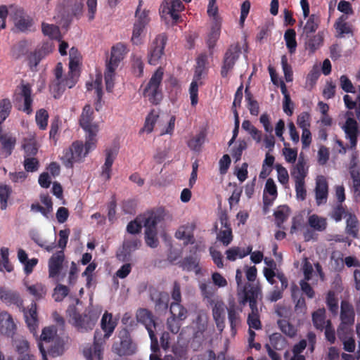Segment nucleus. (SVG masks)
I'll list each match as a JSON object with an SVG mask.
<instances>
[{"label":"nucleus","instance_id":"1","mask_svg":"<svg viewBox=\"0 0 360 360\" xmlns=\"http://www.w3.org/2000/svg\"><path fill=\"white\" fill-rule=\"evenodd\" d=\"M101 325L102 330L105 333L104 336L103 338L101 332L95 331L93 346L85 348L83 352L84 356L86 360H94V359L96 360L102 359L105 340L108 339L112 335L117 323L112 320V314L105 312L101 319Z\"/></svg>","mask_w":360,"mask_h":360},{"label":"nucleus","instance_id":"2","mask_svg":"<svg viewBox=\"0 0 360 360\" xmlns=\"http://www.w3.org/2000/svg\"><path fill=\"white\" fill-rule=\"evenodd\" d=\"M67 312L70 317V322L82 333L92 330L98 319L97 312L89 308L80 314L75 306H70Z\"/></svg>","mask_w":360,"mask_h":360},{"label":"nucleus","instance_id":"3","mask_svg":"<svg viewBox=\"0 0 360 360\" xmlns=\"http://www.w3.org/2000/svg\"><path fill=\"white\" fill-rule=\"evenodd\" d=\"M127 53V47L122 43H117L112 47L109 61L104 73L106 91L111 92L114 88L115 71Z\"/></svg>","mask_w":360,"mask_h":360},{"label":"nucleus","instance_id":"4","mask_svg":"<svg viewBox=\"0 0 360 360\" xmlns=\"http://www.w3.org/2000/svg\"><path fill=\"white\" fill-rule=\"evenodd\" d=\"M163 75V69L160 67L158 68L143 89V97L148 98L153 105H158L162 100L161 85Z\"/></svg>","mask_w":360,"mask_h":360},{"label":"nucleus","instance_id":"5","mask_svg":"<svg viewBox=\"0 0 360 360\" xmlns=\"http://www.w3.org/2000/svg\"><path fill=\"white\" fill-rule=\"evenodd\" d=\"M119 340L113 343L112 352L120 356H131L135 354L136 345L133 342L130 332L127 328L121 329L118 333Z\"/></svg>","mask_w":360,"mask_h":360},{"label":"nucleus","instance_id":"6","mask_svg":"<svg viewBox=\"0 0 360 360\" xmlns=\"http://www.w3.org/2000/svg\"><path fill=\"white\" fill-rule=\"evenodd\" d=\"M241 53V48L238 43L231 44L226 51L221 68V76L228 77L229 73L233 69L235 64Z\"/></svg>","mask_w":360,"mask_h":360},{"label":"nucleus","instance_id":"7","mask_svg":"<svg viewBox=\"0 0 360 360\" xmlns=\"http://www.w3.org/2000/svg\"><path fill=\"white\" fill-rule=\"evenodd\" d=\"M167 41L165 33L156 36L150 44L148 51V62L150 65H156L160 63L164 55V50Z\"/></svg>","mask_w":360,"mask_h":360},{"label":"nucleus","instance_id":"8","mask_svg":"<svg viewBox=\"0 0 360 360\" xmlns=\"http://www.w3.org/2000/svg\"><path fill=\"white\" fill-rule=\"evenodd\" d=\"M84 150V144L82 141H75L72 145L63 151V157L61 158L63 165L68 167L71 168L73 163L79 162L86 154Z\"/></svg>","mask_w":360,"mask_h":360},{"label":"nucleus","instance_id":"9","mask_svg":"<svg viewBox=\"0 0 360 360\" xmlns=\"http://www.w3.org/2000/svg\"><path fill=\"white\" fill-rule=\"evenodd\" d=\"M141 245V240L138 238L126 239L122 248L117 252L116 257L122 262H129L132 252L137 250Z\"/></svg>","mask_w":360,"mask_h":360},{"label":"nucleus","instance_id":"10","mask_svg":"<svg viewBox=\"0 0 360 360\" xmlns=\"http://www.w3.org/2000/svg\"><path fill=\"white\" fill-rule=\"evenodd\" d=\"M10 11L13 12L15 27L20 32L27 31L32 25V20L25 15L24 10L16 6H11Z\"/></svg>","mask_w":360,"mask_h":360},{"label":"nucleus","instance_id":"11","mask_svg":"<svg viewBox=\"0 0 360 360\" xmlns=\"http://www.w3.org/2000/svg\"><path fill=\"white\" fill-rule=\"evenodd\" d=\"M314 191L316 205L319 206L326 204L328 196V184L324 176H318L316 178Z\"/></svg>","mask_w":360,"mask_h":360},{"label":"nucleus","instance_id":"12","mask_svg":"<svg viewBox=\"0 0 360 360\" xmlns=\"http://www.w3.org/2000/svg\"><path fill=\"white\" fill-rule=\"evenodd\" d=\"M136 319L137 322L143 324L148 333L155 331L158 323L153 313L146 308H140L136 311Z\"/></svg>","mask_w":360,"mask_h":360},{"label":"nucleus","instance_id":"13","mask_svg":"<svg viewBox=\"0 0 360 360\" xmlns=\"http://www.w3.org/2000/svg\"><path fill=\"white\" fill-rule=\"evenodd\" d=\"M184 8L180 0H163L160 12L162 14H169L171 18L176 21L179 18V12Z\"/></svg>","mask_w":360,"mask_h":360},{"label":"nucleus","instance_id":"14","mask_svg":"<svg viewBox=\"0 0 360 360\" xmlns=\"http://www.w3.org/2000/svg\"><path fill=\"white\" fill-rule=\"evenodd\" d=\"M94 119V110L89 104H86L82 109L79 123L84 131L98 129V125L93 123Z\"/></svg>","mask_w":360,"mask_h":360},{"label":"nucleus","instance_id":"15","mask_svg":"<svg viewBox=\"0 0 360 360\" xmlns=\"http://www.w3.org/2000/svg\"><path fill=\"white\" fill-rule=\"evenodd\" d=\"M16 145V137L11 133H3L0 129V150L6 157L10 156Z\"/></svg>","mask_w":360,"mask_h":360},{"label":"nucleus","instance_id":"16","mask_svg":"<svg viewBox=\"0 0 360 360\" xmlns=\"http://www.w3.org/2000/svg\"><path fill=\"white\" fill-rule=\"evenodd\" d=\"M0 330L8 337H13L16 330L12 316L6 311H0Z\"/></svg>","mask_w":360,"mask_h":360},{"label":"nucleus","instance_id":"17","mask_svg":"<svg viewBox=\"0 0 360 360\" xmlns=\"http://www.w3.org/2000/svg\"><path fill=\"white\" fill-rule=\"evenodd\" d=\"M0 300L8 306L15 305L20 307L23 302L20 294L17 291L4 287H0Z\"/></svg>","mask_w":360,"mask_h":360},{"label":"nucleus","instance_id":"18","mask_svg":"<svg viewBox=\"0 0 360 360\" xmlns=\"http://www.w3.org/2000/svg\"><path fill=\"white\" fill-rule=\"evenodd\" d=\"M64 259L63 250L58 251L51 257L49 260V274L50 278H55L59 274Z\"/></svg>","mask_w":360,"mask_h":360},{"label":"nucleus","instance_id":"19","mask_svg":"<svg viewBox=\"0 0 360 360\" xmlns=\"http://www.w3.org/2000/svg\"><path fill=\"white\" fill-rule=\"evenodd\" d=\"M278 192L276 185L273 179L269 178L266 180L263 194V203L264 207L271 206L274 201L277 198Z\"/></svg>","mask_w":360,"mask_h":360},{"label":"nucleus","instance_id":"20","mask_svg":"<svg viewBox=\"0 0 360 360\" xmlns=\"http://www.w3.org/2000/svg\"><path fill=\"white\" fill-rule=\"evenodd\" d=\"M340 322L354 325L355 322V311L353 305L347 300H342L340 303Z\"/></svg>","mask_w":360,"mask_h":360},{"label":"nucleus","instance_id":"21","mask_svg":"<svg viewBox=\"0 0 360 360\" xmlns=\"http://www.w3.org/2000/svg\"><path fill=\"white\" fill-rule=\"evenodd\" d=\"M105 160L104 165L102 166L101 176L105 180H110L111 178L112 165L117 156V150L115 148H107L105 150Z\"/></svg>","mask_w":360,"mask_h":360},{"label":"nucleus","instance_id":"22","mask_svg":"<svg viewBox=\"0 0 360 360\" xmlns=\"http://www.w3.org/2000/svg\"><path fill=\"white\" fill-rule=\"evenodd\" d=\"M150 299L155 303L156 311H165L168 308L169 295L165 292L153 290L150 292Z\"/></svg>","mask_w":360,"mask_h":360},{"label":"nucleus","instance_id":"23","mask_svg":"<svg viewBox=\"0 0 360 360\" xmlns=\"http://www.w3.org/2000/svg\"><path fill=\"white\" fill-rule=\"evenodd\" d=\"M32 86L30 84H22L20 86V96L23 99V108L22 111L26 112L27 115H30L32 112Z\"/></svg>","mask_w":360,"mask_h":360},{"label":"nucleus","instance_id":"24","mask_svg":"<svg viewBox=\"0 0 360 360\" xmlns=\"http://www.w3.org/2000/svg\"><path fill=\"white\" fill-rule=\"evenodd\" d=\"M22 148L25 152L24 156L32 157L37 154L39 144L36 139L35 134H30L23 139Z\"/></svg>","mask_w":360,"mask_h":360},{"label":"nucleus","instance_id":"25","mask_svg":"<svg viewBox=\"0 0 360 360\" xmlns=\"http://www.w3.org/2000/svg\"><path fill=\"white\" fill-rule=\"evenodd\" d=\"M49 53L48 47L43 46L41 48L31 52L27 56L28 65L32 71L37 69V65L40 61Z\"/></svg>","mask_w":360,"mask_h":360},{"label":"nucleus","instance_id":"26","mask_svg":"<svg viewBox=\"0 0 360 360\" xmlns=\"http://www.w3.org/2000/svg\"><path fill=\"white\" fill-rule=\"evenodd\" d=\"M37 305L32 302L27 310H25L24 315L26 323L31 331L36 330L38 326Z\"/></svg>","mask_w":360,"mask_h":360},{"label":"nucleus","instance_id":"27","mask_svg":"<svg viewBox=\"0 0 360 360\" xmlns=\"http://www.w3.org/2000/svg\"><path fill=\"white\" fill-rule=\"evenodd\" d=\"M86 88L88 91L95 89V94L96 95V99L95 102V108L96 110H98V107L101 106V102L103 98V86H102V77L98 75L94 81L87 82L86 83Z\"/></svg>","mask_w":360,"mask_h":360},{"label":"nucleus","instance_id":"28","mask_svg":"<svg viewBox=\"0 0 360 360\" xmlns=\"http://www.w3.org/2000/svg\"><path fill=\"white\" fill-rule=\"evenodd\" d=\"M359 221L354 213H349L346 219L345 233L353 238H359Z\"/></svg>","mask_w":360,"mask_h":360},{"label":"nucleus","instance_id":"29","mask_svg":"<svg viewBox=\"0 0 360 360\" xmlns=\"http://www.w3.org/2000/svg\"><path fill=\"white\" fill-rule=\"evenodd\" d=\"M243 297L239 301L241 305H245L248 301L257 300L261 296V289L258 286L250 285V288H245L242 292Z\"/></svg>","mask_w":360,"mask_h":360},{"label":"nucleus","instance_id":"30","mask_svg":"<svg viewBox=\"0 0 360 360\" xmlns=\"http://www.w3.org/2000/svg\"><path fill=\"white\" fill-rule=\"evenodd\" d=\"M307 38L305 48L310 53H314L323 43V36L320 32L312 36L309 34Z\"/></svg>","mask_w":360,"mask_h":360},{"label":"nucleus","instance_id":"31","mask_svg":"<svg viewBox=\"0 0 360 360\" xmlns=\"http://www.w3.org/2000/svg\"><path fill=\"white\" fill-rule=\"evenodd\" d=\"M307 18L308 19L303 27V34L306 37H309V34L316 32L321 22L320 16L317 14H311Z\"/></svg>","mask_w":360,"mask_h":360},{"label":"nucleus","instance_id":"32","mask_svg":"<svg viewBox=\"0 0 360 360\" xmlns=\"http://www.w3.org/2000/svg\"><path fill=\"white\" fill-rule=\"evenodd\" d=\"M252 250V246L247 248H241L239 247H233L226 251V255L228 260L235 261L237 257L243 258L250 254Z\"/></svg>","mask_w":360,"mask_h":360},{"label":"nucleus","instance_id":"33","mask_svg":"<svg viewBox=\"0 0 360 360\" xmlns=\"http://www.w3.org/2000/svg\"><path fill=\"white\" fill-rule=\"evenodd\" d=\"M27 292L34 297L36 301L44 299L47 293L46 285L41 283H36L34 284L26 285Z\"/></svg>","mask_w":360,"mask_h":360},{"label":"nucleus","instance_id":"34","mask_svg":"<svg viewBox=\"0 0 360 360\" xmlns=\"http://www.w3.org/2000/svg\"><path fill=\"white\" fill-rule=\"evenodd\" d=\"M179 266L186 271H195L196 274L199 273L200 269L199 267V260L193 256H188L184 258L179 262Z\"/></svg>","mask_w":360,"mask_h":360},{"label":"nucleus","instance_id":"35","mask_svg":"<svg viewBox=\"0 0 360 360\" xmlns=\"http://www.w3.org/2000/svg\"><path fill=\"white\" fill-rule=\"evenodd\" d=\"M162 217L155 212L150 213L148 217L144 218L143 226L146 229L145 232L158 231L157 225L162 220Z\"/></svg>","mask_w":360,"mask_h":360},{"label":"nucleus","instance_id":"36","mask_svg":"<svg viewBox=\"0 0 360 360\" xmlns=\"http://www.w3.org/2000/svg\"><path fill=\"white\" fill-rule=\"evenodd\" d=\"M342 129L345 133L346 138L359 136L360 134V129H359L357 122L352 117L347 118Z\"/></svg>","mask_w":360,"mask_h":360},{"label":"nucleus","instance_id":"37","mask_svg":"<svg viewBox=\"0 0 360 360\" xmlns=\"http://www.w3.org/2000/svg\"><path fill=\"white\" fill-rule=\"evenodd\" d=\"M308 224L314 230L320 232L325 231L327 228L326 219L316 214L309 217Z\"/></svg>","mask_w":360,"mask_h":360},{"label":"nucleus","instance_id":"38","mask_svg":"<svg viewBox=\"0 0 360 360\" xmlns=\"http://www.w3.org/2000/svg\"><path fill=\"white\" fill-rule=\"evenodd\" d=\"M284 40L288 52L290 54L295 53L297 46V43L296 41V32L294 29H288L285 32Z\"/></svg>","mask_w":360,"mask_h":360},{"label":"nucleus","instance_id":"39","mask_svg":"<svg viewBox=\"0 0 360 360\" xmlns=\"http://www.w3.org/2000/svg\"><path fill=\"white\" fill-rule=\"evenodd\" d=\"M350 212H347V206L341 203H337L332 209L329 214L331 219L335 220L336 222L340 221L343 217L346 219L348 217V214Z\"/></svg>","mask_w":360,"mask_h":360},{"label":"nucleus","instance_id":"40","mask_svg":"<svg viewBox=\"0 0 360 360\" xmlns=\"http://www.w3.org/2000/svg\"><path fill=\"white\" fill-rule=\"evenodd\" d=\"M175 237L179 240H184V245L193 244L195 238L193 233L188 230V226H181L175 233Z\"/></svg>","mask_w":360,"mask_h":360},{"label":"nucleus","instance_id":"41","mask_svg":"<svg viewBox=\"0 0 360 360\" xmlns=\"http://www.w3.org/2000/svg\"><path fill=\"white\" fill-rule=\"evenodd\" d=\"M312 321L316 329L322 330L326 325L325 309H319L314 311L312 314Z\"/></svg>","mask_w":360,"mask_h":360},{"label":"nucleus","instance_id":"42","mask_svg":"<svg viewBox=\"0 0 360 360\" xmlns=\"http://www.w3.org/2000/svg\"><path fill=\"white\" fill-rule=\"evenodd\" d=\"M65 89L66 85H65L63 79H53L49 85L50 92L54 98H59Z\"/></svg>","mask_w":360,"mask_h":360},{"label":"nucleus","instance_id":"43","mask_svg":"<svg viewBox=\"0 0 360 360\" xmlns=\"http://www.w3.org/2000/svg\"><path fill=\"white\" fill-rule=\"evenodd\" d=\"M172 316L185 320L188 316L187 309L181 304V302H172L169 307Z\"/></svg>","mask_w":360,"mask_h":360},{"label":"nucleus","instance_id":"44","mask_svg":"<svg viewBox=\"0 0 360 360\" xmlns=\"http://www.w3.org/2000/svg\"><path fill=\"white\" fill-rule=\"evenodd\" d=\"M206 138L205 131H200L196 136L188 141V146L192 150L200 151Z\"/></svg>","mask_w":360,"mask_h":360},{"label":"nucleus","instance_id":"45","mask_svg":"<svg viewBox=\"0 0 360 360\" xmlns=\"http://www.w3.org/2000/svg\"><path fill=\"white\" fill-rule=\"evenodd\" d=\"M245 100L248 102V108L252 115L257 116L259 112V106L258 102L254 99L253 95L249 91L248 86L245 90Z\"/></svg>","mask_w":360,"mask_h":360},{"label":"nucleus","instance_id":"46","mask_svg":"<svg viewBox=\"0 0 360 360\" xmlns=\"http://www.w3.org/2000/svg\"><path fill=\"white\" fill-rule=\"evenodd\" d=\"M228 319L231 326V330L233 333L236 331V328L240 324V318L238 312L236 311L234 305H231L228 309Z\"/></svg>","mask_w":360,"mask_h":360},{"label":"nucleus","instance_id":"47","mask_svg":"<svg viewBox=\"0 0 360 360\" xmlns=\"http://www.w3.org/2000/svg\"><path fill=\"white\" fill-rule=\"evenodd\" d=\"M98 129L85 131L86 141L84 146L85 148V154H88L89 151L94 150L96 146L97 139L96 135Z\"/></svg>","mask_w":360,"mask_h":360},{"label":"nucleus","instance_id":"48","mask_svg":"<svg viewBox=\"0 0 360 360\" xmlns=\"http://www.w3.org/2000/svg\"><path fill=\"white\" fill-rule=\"evenodd\" d=\"M289 214V207L287 205H281L274 211V216L275 222L278 227H281L282 224L287 220Z\"/></svg>","mask_w":360,"mask_h":360},{"label":"nucleus","instance_id":"49","mask_svg":"<svg viewBox=\"0 0 360 360\" xmlns=\"http://www.w3.org/2000/svg\"><path fill=\"white\" fill-rule=\"evenodd\" d=\"M220 25L219 22H216L211 29L207 39V44L210 49H213L220 35Z\"/></svg>","mask_w":360,"mask_h":360},{"label":"nucleus","instance_id":"50","mask_svg":"<svg viewBox=\"0 0 360 360\" xmlns=\"http://www.w3.org/2000/svg\"><path fill=\"white\" fill-rule=\"evenodd\" d=\"M69 69L73 71H79V66L81 63V55L77 49L72 47L70 50Z\"/></svg>","mask_w":360,"mask_h":360},{"label":"nucleus","instance_id":"51","mask_svg":"<svg viewBox=\"0 0 360 360\" xmlns=\"http://www.w3.org/2000/svg\"><path fill=\"white\" fill-rule=\"evenodd\" d=\"M12 193L11 186L6 184H0V207L2 210L6 209L8 200Z\"/></svg>","mask_w":360,"mask_h":360},{"label":"nucleus","instance_id":"52","mask_svg":"<svg viewBox=\"0 0 360 360\" xmlns=\"http://www.w3.org/2000/svg\"><path fill=\"white\" fill-rule=\"evenodd\" d=\"M277 324L280 330L290 338H293L297 333L295 326L285 319H279Z\"/></svg>","mask_w":360,"mask_h":360},{"label":"nucleus","instance_id":"53","mask_svg":"<svg viewBox=\"0 0 360 360\" xmlns=\"http://www.w3.org/2000/svg\"><path fill=\"white\" fill-rule=\"evenodd\" d=\"M12 108L11 101L8 98H4L0 101V125L8 117ZM0 126V129H1Z\"/></svg>","mask_w":360,"mask_h":360},{"label":"nucleus","instance_id":"54","mask_svg":"<svg viewBox=\"0 0 360 360\" xmlns=\"http://www.w3.org/2000/svg\"><path fill=\"white\" fill-rule=\"evenodd\" d=\"M49 117V113L45 109L41 108L37 111L35 121L39 129L45 130L46 129Z\"/></svg>","mask_w":360,"mask_h":360},{"label":"nucleus","instance_id":"55","mask_svg":"<svg viewBox=\"0 0 360 360\" xmlns=\"http://www.w3.org/2000/svg\"><path fill=\"white\" fill-rule=\"evenodd\" d=\"M27 52L28 49L26 41H21L12 47L11 56L17 60L25 56Z\"/></svg>","mask_w":360,"mask_h":360},{"label":"nucleus","instance_id":"56","mask_svg":"<svg viewBox=\"0 0 360 360\" xmlns=\"http://www.w3.org/2000/svg\"><path fill=\"white\" fill-rule=\"evenodd\" d=\"M347 18H348L347 15H342L338 18L335 23L334 26L340 34L352 33V29L350 26L346 22Z\"/></svg>","mask_w":360,"mask_h":360},{"label":"nucleus","instance_id":"57","mask_svg":"<svg viewBox=\"0 0 360 360\" xmlns=\"http://www.w3.org/2000/svg\"><path fill=\"white\" fill-rule=\"evenodd\" d=\"M70 289L66 285L58 284L53 289L52 297L56 302H61L68 295Z\"/></svg>","mask_w":360,"mask_h":360},{"label":"nucleus","instance_id":"58","mask_svg":"<svg viewBox=\"0 0 360 360\" xmlns=\"http://www.w3.org/2000/svg\"><path fill=\"white\" fill-rule=\"evenodd\" d=\"M217 238L223 243L224 245H229L233 240V234L231 227H226L219 231L217 233Z\"/></svg>","mask_w":360,"mask_h":360},{"label":"nucleus","instance_id":"59","mask_svg":"<svg viewBox=\"0 0 360 360\" xmlns=\"http://www.w3.org/2000/svg\"><path fill=\"white\" fill-rule=\"evenodd\" d=\"M23 165L26 172H34L38 170L39 162L34 156H24Z\"/></svg>","mask_w":360,"mask_h":360},{"label":"nucleus","instance_id":"60","mask_svg":"<svg viewBox=\"0 0 360 360\" xmlns=\"http://www.w3.org/2000/svg\"><path fill=\"white\" fill-rule=\"evenodd\" d=\"M41 30L45 36H48L51 39H56L60 33L58 26L45 22H43L41 25Z\"/></svg>","mask_w":360,"mask_h":360},{"label":"nucleus","instance_id":"61","mask_svg":"<svg viewBox=\"0 0 360 360\" xmlns=\"http://www.w3.org/2000/svg\"><path fill=\"white\" fill-rule=\"evenodd\" d=\"M326 305L333 314H337L338 309V301L333 291L330 290L326 295Z\"/></svg>","mask_w":360,"mask_h":360},{"label":"nucleus","instance_id":"62","mask_svg":"<svg viewBox=\"0 0 360 360\" xmlns=\"http://www.w3.org/2000/svg\"><path fill=\"white\" fill-rule=\"evenodd\" d=\"M354 325H349L340 322L338 327L337 333L340 340H345L349 338V335L352 334L353 330L352 327Z\"/></svg>","mask_w":360,"mask_h":360},{"label":"nucleus","instance_id":"63","mask_svg":"<svg viewBox=\"0 0 360 360\" xmlns=\"http://www.w3.org/2000/svg\"><path fill=\"white\" fill-rule=\"evenodd\" d=\"M350 176L352 179V191L356 198L360 197V173L352 170L350 172Z\"/></svg>","mask_w":360,"mask_h":360},{"label":"nucleus","instance_id":"64","mask_svg":"<svg viewBox=\"0 0 360 360\" xmlns=\"http://www.w3.org/2000/svg\"><path fill=\"white\" fill-rule=\"evenodd\" d=\"M269 341L271 345L276 349H281L286 342L285 338L279 333H274L269 336Z\"/></svg>","mask_w":360,"mask_h":360}]
</instances>
